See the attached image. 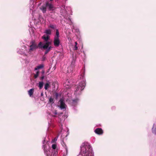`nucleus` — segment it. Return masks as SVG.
<instances>
[{
	"label": "nucleus",
	"instance_id": "obj_26",
	"mask_svg": "<svg viewBox=\"0 0 156 156\" xmlns=\"http://www.w3.org/2000/svg\"><path fill=\"white\" fill-rule=\"evenodd\" d=\"M34 5L33 4H32L31 5V6H32V8H33V7H34Z\"/></svg>",
	"mask_w": 156,
	"mask_h": 156
},
{
	"label": "nucleus",
	"instance_id": "obj_27",
	"mask_svg": "<svg viewBox=\"0 0 156 156\" xmlns=\"http://www.w3.org/2000/svg\"><path fill=\"white\" fill-rule=\"evenodd\" d=\"M54 140H55V141L57 140V138H55L54 139Z\"/></svg>",
	"mask_w": 156,
	"mask_h": 156
},
{
	"label": "nucleus",
	"instance_id": "obj_9",
	"mask_svg": "<svg viewBox=\"0 0 156 156\" xmlns=\"http://www.w3.org/2000/svg\"><path fill=\"white\" fill-rule=\"evenodd\" d=\"M64 87L66 89H68L70 87L71 84L68 80H66L65 83L63 84Z\"/></svg>",
	"mask_w": 156,
	"mask_h": 156
},
{
	"label": "nucleus",
	"instance_id": "obj_13",
	"mask_svg": "<svg viewBox=\"0 0 156 156\" xmlns=\"http://www.w3.org/2000/svg\"><path fill=\"white\" fill-rule=\"evenodd\" d=\"M152 132L154 134L156 135V125L154 124L153 127L152 129Z\"/></svg>",
	"mask_w": 156,
	"mask_h": 156
},
{
	"label": "nucleus",
	"instance_id": "obj_15",
	"mask_svg": "<svg viewBox=\"0 0 156 156\" xmlns=\"http://www.w3.org/2000/svg\"><path fill=\"white\" fill-rule=\"evenodd\" d=\"M44 33L48 35H50L51 33V31L50 29H47L45 30Z\"/></svg>",
	"mask_w": 156,
	"mask_h": 156
},
{
	"label": "nucleus",
	"instance_id": "obj_14",
	"mask_svg": "<svg viewBox=\"0 0 156 156\" xmlns=\"http://www.w3.org/2000/svg\"><path fill=\"white\" fill-rule=\"evenodd\" d=\"M68 69L67 70V71L68 73H71L73 70V66H70L68 68Z\"/></svg>",
	"mask_w": 156,
	"mask_h": 156
},
{
	"label": "nucleus",
	"instance_id": "obj_10",
	"mask_svg": "<svg viewBox=\"0 0 156 156\" xmlns=\"http://www.w3.org/2000/svg\"><path fill=\"white\" fill-rule=\"evenodd\" d=\"M94 131L96 133L99 134H101L103 133V131L101 128H97Z\"/></svg>",
	"mask_w": 156,
	"mask_h": 156
},
{
	"label": "nucleus",
	"instance_id": "obj_30",
	"mask_svg": "<svg viewBox=\"0 0 156 156\" xmlns=\"http://www.w3.org/2000/svg\"><path fill=\"white\" fill-rule=\"evenodd\" d=\"M69 20L70 21H71V20H70V19H69Z\"/></svg>",
	"mask_w": 156,
	"mask_h": 156
},
{
	"label": "nucleus",
	"instance_id": "obj_18",
	"mask_svg": "<svg viewBox=\"0 0 156 156\" xmlns=\"http://www.w3.org/2000/svg\"><path fill=\"white\" fill-rule=\"evenodd\" d=\"M43 82H39V87L40 89H41L43 86Z\"/></svg>",
	"mask_w": 156,
	"mask_h": 156
},
{
	"label": "nucleus",
	"instance_id": "obj_12",
	"mask_svg": "<svg viewBox=\"0 0 156 156\" xmlns=\"http://www.w3.org/2000/svg\"><path fill=\"white\" fill-rule=\"evenodd\" d=\"M34 89L33 88L30 89L28 91V93L29 96L31 97L34 93Z\"/></svg>",
	"mask_w": 156,
	"mask_h": 156
},
{
	"label": "nucleus",
	"instance_id": "obj_11",
	"mask_svg": "<svg viewBox=\"0 0 156 156\" xmlns=\"http://www.w3.org/2000/svg\"><path fill=\"white\" fill-rule=\"evenodd\" d=\"M40 9L43 13H44L46 12V5H42L40 7Z\"/></svg>",
	"mask_w": 156,
	"mask_h": 156
},
{
	"label": "nucleus",
	"instance_id": "obj_19",
	"mask_svg": "<svg viewBox=\"0 0 156 156\" xmlns=\"http://www.w3.org/2000/svg\"><path fill=\"white\" fill-rule=\"evenodd\" d=\"M49 84L48 83H45V85H44V88L46 90H47L48 89V87H49Z\"/></svg>",
	"mask_w": 156,
	"mask_h": 156
},
{
	"label": "nucleus",
	"instance_id": "obj_25",
	"mask_svg": "<svg viewBox=\"0 0 156 156\" xmlns=\"http://www.w3.org/2000/svg\"><path fill=\"white\" fill-rule=\"evenodd\" d=\"M54 115H52V116H54L55 115L57 114V112L56 111H55V112H54Z\"/></svg>",
	"mask_w": 156,
	"mask_h": 156
},
{
	"label": "nucleus",
	"instance_id": "obj_24",
	"mask_svg": "<svg viewBox=\"0 0 156 156\" xmlns=\"http://www.w3.org/2000/svg\"><path fill=\"white\" fill-rule=\"evenodd\" d=\"M65 149L66 151L65 154L66 155H67L68 154V150L66 148Z\"/></svg>",
	"mask_w": 156,
	"mask_h": 156
},
{
	"label": "nucleus",
	"instance_id": "obj_23",
	"mask_svg": "<svg viewBox=\"0 0 156 156\" xmlns=\"http://www.w3.org/2000/svg\"><path fill=\"white\" fill-rule=\"evenodd\" d=\"M49 27L52 29H54L55 28V26L53 25H50Z\"/></svg>",
	"mask_w": 156,
	"mask_h": 156
},
{
	"label": "nucleus",
	"instance_id": "obj_21",
	"mask_svg": "<svg viewBox=\"0 0 156 156\" xmlns=\"http://www.w3.org/2000/svg\"><path fill=\"white\" fill-rule=\"evenodd\" d=\"M49 101L51 103H53L54 102L53 99L52 98H50L49 99Z\"/></svg>",
	"mask_w": 156,
	"mask_h": 156
},
{
	"label": "nucleus",
	"instance_id": "obj_32",
	"mask_svg": "<svg viewBox=\"0 0 156 156\" xmlns=\"http://www.w3.org/2000/svg\"><path fill=\"white\" fill-rule=\"evenodd\" d=\"M63 156H66V155H63Z\"/></svg>",
	"mask_w": 156,
	"mask_h": 156
},
{
	"label": "nucleus",
	"instance_id": "obj_8",
	"mask_svg": "<svg viewBox=\"0 0 156 156\" xmlns=\"http://www.w3.org/2000/svg\"><path fill=\"white\" fill-rule=\"evenodd\" d=\"M56 145L55 144H52V148L53 149L52 151V153L53 154V156H56L58 152L57 150L56 149Z\"/></svg>",
	"mask_w": 156,
	"mask_h": 156
},
{
	"label": "nucleus",
	"instance_id": "obj_2",
	"mask_svg": "<svg viewBox=\"0 0 156 156\" xmlns=\"http://www.w3.org/2000/svg\"><path fill=\"white\" fill-rule=\"evenodd\" d=\"M42 38L45 41V42L44 43L40 42L38 44V47L42 50H46L45 54H46L50 51L52 48V47L50 46L51 44V42L48 41L49 38L48 35H44L42 36Z\"/></svg>",
	"mask_w": 156,
	"mask_h": 156
},
{
	"label": "nucleus",
	"instance_id": "obj_28",
	"mask_svg": "<svg viewBox=\"0 0 156 156\" xmlns=\"http://www.w3.org/2000/svg\"><path fill=\"white\" fill-rule=\"evenodd\" d=\"M30 10H32V8H30Z\"/></svg>",
	"mask_w": 156,
	"mask_h": 156
},
{
	"label": "nucleus",
	"instance_id": "obj_29",
	"mask_svg": "<svg viewBox=\"0 0 156 156\" xmlns=\"http://www.w3.org/2000/svg\"><path fill=\"white\" fill-rule=\"evenodd\" d=\"M44 79V77H42L41 78V79Z\"/></svg>",
	"mask_w": 156,
	"mask_h": 156
},
{
	"label": "nucleus",
	"instance_id": "obj_4",
	"mask_svg": "<svg viewBox=\"0 0 156 156\" xmlns=\"http://www.w3.org/2000/svg\"><path fill=\"white\" fill-rule=\"evenodd\" d=\"M59 37V33L58 30L57 29L56 30V34L54 36L53 40L54 44L55 47H58L60 45V41Z\"/></svg>",
	"mask_w": 156,
	"mask_h": 156
},
{
	"label": "nucleus",
	"instance_id": "obj_5",
	"mask_svg": "<svg viewBox=\"0 0 156 156\" xmlns=\"http://www.w3.org/2000/svg\"><path fill=\"white\" fill-rule=\"evenodd\" d=\"M37 48V44L34 42L32 41L31 42V44L30 46L29 49L30 51H31L35 50Z\"/></svg>",
	"mask_w": 156,
	"mask_h": 156
},
{
	"label": "nucleus",
	"instance_id": "obj_3",
	"mask_svg": "<svg viewBox=\"0 0 156 156\" xmlns=\"http://www.w3.org/2000/svg\"><path fill=\"white\" fill-rule=\"evenodd\" d=\"M83 80L81 81V82L79 83L78 86L76 87V90L75 91V93L76 94H79L80 92L81 91L83 90L85 85V81L84 78H83Z\"/></svg>",
	"mask_w": 156,
	"mask_h": 156
},
{
	"label": "nucleus",
	"instance_id": "obj_16",
	"mask_svg": "<svg viewBox=\"0 0 156 156\" xmlns=\"http://www.w3.org/2000/svg\"><path fill=\"white\" fill-rule=\"evenodd\" d=\"M78 101V99H76L75 100H73V101L72 105H76Z\"/></svg>",
	"mask_w": 156,
	"mask_h": 156
},
{
	"label": "nucleus",
	"instance_id": "obj_33",
	"mask_svg": "<svg viewBox=\"0 0 156 156\" xmlns=\"http://www.w3.org/2000/svg\"><path fill=\"white\" fill-rule=\"evenodd\" d=\"M47 156H49L48 155Z\"/></svg>",
	"mask_w": 156,
	"mask_h": 156
},
{
	"label": "nucleus",
	"instance_id": "obj_6",
	"mask_svg": "<svg viewBox=\"0 0 156 156\" xmlns=\"http://www.w3.org/2000/svg\"><path fill=\"white\" fill-rule=\"evenodd\" d=\"M59 102L60 103L59 107L61 109H65L66 105L64 102V100L63 99H61Z\"/></svg>",
	"mask_w": 156,
	"mask_h": 156
},
{
	"label": "nucleus",
	"instance_id": "obj_7",
	"mask_svg": "<svg viewBox=\"0 0 156 156\" xmlns=\"http://www.w3.org/2000/svg\"><path fill=\"white\" fill-rule=\"evenodd\" d=\"M45 5L46 7L48 8L49 10H53L54 9V7L52 4L49 3L48 2H45Z\"/></svg>",
	"mask_w": 156,
	"mask_h": 156
},
{
	"label": "nucleus",
	"instance_id": "obj_20",
	"mask_svg": "<svg viewBox=\"0 0 156 156\" xmlns=\"http://www.w3.org/2000/svg\"><path fill=\"white\" fill-rule=\"evenodd\" d=\"M77 43L76 42H75V46H74V48H73V49L74 50H77V49H78V47L77 46Z\"/></svg>",
	"mask_w": 156,
	"mask_h": 156
},
{
	"label": "nucleus",
	"instance_id": "obj_31",
	"mask_svg": "<svg viewBox=\"0 0 156 156\" xmlns=\"http://www.w3.org/2000/svg\"><path fill=\"white\" fill-rule=\"evenodd\" d=\"M44 141H45V140H44V141H43V142H44Z\"/></svg>",
	"mask_w": 156,
	"mask_h": 156
},
{
	"label": "nucleus",
	"instance_id": "obj_1",
	"mask_svg": "<svg viewBox=\"0 0 156 156\" xmlns=\"http://www.w3.org/2000/svg\"><path fill=\"white\" fill-rule=\"evenodd\" d=\"M91 146L88 143L83 144L81 147L80 154L77 156H94Z\"/></svg>",
	"mask_w": 156,
	"mask_h": 156
},
{
	"label": "nucleus",
	"instance_id": "obj_22",
	"mask_svg": "<svg viewBox=\"0 0 156 156\" xmlns=\"http://www.w3.org/2000/svg\"><path fill=\"white\" fill-rule=\"evenodd\" d=\"M39 73L38 71H37V73L36 74L34 75V77L35 78H36L39 75Z\"/></svg>",
	"mask_w": 156,
	"mask_h": 156
},
{
	"label": "nucleus",
	"instance_id": "obj_17",
	"mask_svg": "<svg viewBox=\"0 0 156 156\" xmlns=\"http://www.w3.org/2000/svg\"><path fill=\"white\" fill-rule=\"evenodd\" d=\"M43 67H44V66H43V65H41L39 66H37V67L36 68H35V70H37L43 68Z\"/></svg>",
	"mask_w": 156,
	"mask_h": 156
}]
</instances>
